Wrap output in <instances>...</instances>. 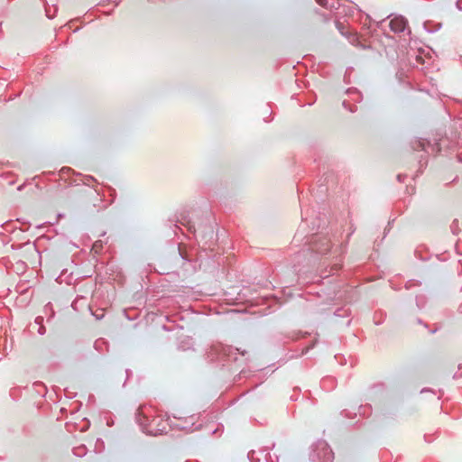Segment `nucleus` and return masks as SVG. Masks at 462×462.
Returning a JSON list of instances; mask_svg holds the SVG:
<instances>
[{"mask_svg": "<svg viewBox=\"0 0 462 462\" xmlns=\"http://www.w3.org/2000/svg\"><path fill=\"white\" fill-rule=\"evenodd\" d=\"M188 228L190 232L193 231V226H191L190 225H189Z\"/></svg>", "mask_w": 462, "mask_h": 462, "instance_id": "obj_19", "label": "nucleus"}, {"mask_svg": "<svg viewBox=\"0 0 462 462\" xmlns=\"http://www.w3.org/2000/svg\"><path fill=\"white\" fill-rule=\"evenodd\" d=\"M422 162V160L420 159V160L419 161V163L420 164V166H422V162Z\"/></svg>", "mask_w": 462, "mask_h": 462, "instance_id": "obj_20", "label": "nucleus"}, {"mask_svg": "<svg viewBox=\"0 0 462 462\" xmlns=\"http://www.w3.org/2000/svg\"><path fill=\"white\" fill-rule=\"evenodd\" d=\"M73 453L75 456L82 457L86 454V447L81 445L73 448Z\"/></svg>", "mask_w": 462, "mask_h": 462, "instance_id": "obj_8", "label": "nucleus"}, {"mask_svg": "<svg viewBox=\"0 0 462 462\" xmlns=\"http://www.w3.org/2000/svg\"><path fill=\"white\" fill-rule=\"evenodd\" d=\"M407 20L402 16L394 17L390 21L389 26L393 32H403L407 27Z\"/></svg>", "mask_w": 462, "mask_h": 462, "instance_id": "obj_5", "label": "nucleus"}, {"mask_svg": "<svg viewBox=\"0 0 462 462\" xmlns=\"http://www.w3.org/2000/svg\"><path fill=\"white\" fill-rule=\"evenodd\" d=\"M343 106L349 110L350 112H356V106H349V104L345 100L343 101Z\"/></svg>", "mask_w": 462, "mask_h": 462, "instance_id": "obj_11", "label": "nucleus"}, {"mask_svg": "<svg viewBox=\"0 0 462 462\" xmlns=\"http://www.w3.org/2000/svg\"><path fill=\"white\" fill-rule=\"evenodd\" d=\"M336 27H337V29L339 31V32H340L342 35L346 36V37H347V38L352 42L350 35H347V34L345 32V31H344V25H343V23H340L339 21H336Z\"/></svg>", "mask_w": 462, "mask_h": 462, "instance_id": "obj_9", "label": "nucleus"}, {"mask_svg": "<svg viewBox=\"0 0 462 462\" xmlns=\"http://www.w3.org/2000/svg\"><path fill=\"white\" fill-rule=\"evenodd\" d=\"M348 93H349V94H353V95H357V96H359V95H360V94H359V92H358L357 90H356V89H355V90H351V89H349V90H348Z\"/></svg>", "mask_w": 462, "mask_h": 462, "instance_id": "obj_14", "label": "nucleus"}, {"mask_svg": "<svg viewBox=\"0 0 462 462\" xmlns=\"http://www.w3.org/2000/svg\"><path fill=\"white\" fill-rule=\"evenodd\" d=\"M226 350H227V347L226 346H213L211 348V351H216V352H218V351H221L223 352L224 355H226Z\"/></svg>", "mask_w": 462, "mask_h": 462, "instance_id": "obj_10", "label": "nucleus"}, {"mask_svg": "<svg viewBox=\"0 0 462 462\" xmlns=\"http://www.w3.org/2000/svg\"><path fill=\"white\" fill-rule=\"evenodd\" d=\"M46 329L43 326H41L38 329L39 334L43 335L45 333Z\"/></svg>", "mask_w": 462, "mask_h": 462, "instance_id": "obj_12", "label": "nucleus"}, {"mask_svg": "<svg viewBox=\"0 0 462 462\" xmlns=\"http://www.w3.org/2000/svg\"><path fill=\"white\" fill-rule=\"evenodd\" d=\"M136 421L142 427L143 431L150 435H161L167 430V420L161 417H152L151 419L148 415L143 413L141 409L136 413Z\"/></svg>", "mask_w": 462, "mask_h": 462, "instance_id": "obj_1", "label": "nucleus"}, {"mask_svg": "<svg viewBox=\"0 0 462 462\" xmlns=\"http://www.w3.org/2000/svg\"><path fill=\"white\" fill-rule=\"evenodd\" d=\"M23 248H25V250L30 253V254H39V251L36 247V245L32 243H25L22 245Z\"/></svg>", "mask_w": 462, "mask_h": 462, "instance_id": "obj_6", "label": "nucleus"}, {"mask_svg": "<svg viewBox=\"0 0 462 462\" xmlns=\"http://www.w3.org/2000/svg\"><path fill=\"white\" fill-rule=\"evenodd\" d=\"M316 2H317L319 5H321V6L325 7V8H327V9H329V10H333V9L337 8V7L335 6V4L338 5L337 1H333V4H332L331 5H328V0H316Z\"/></svg>", "mask_w": 462, "mask_h": 462, "instance_id": "obj_7", "label": "nucleus"}, {"mask_svg": "<svg viewBox=\"0 0 462 462\" xmlns=\"http://www.w3.org/2000/svg\"><path fill=\"white\" fill-rule=\"evenodd\" d=\"M457 220L452 222L451 228L453 231H454V226L457 225Z\"/></svg>", "mask_w": 462, "mask_h": 462, "instance_id": "obj_18", "label": "nucleus"}, {"mask_svg": "<svg viewBox=\"0 0 462 462\" xmlns=\"http://www.w3.org/2000/svg\"><path fill=\"white\" fill-rule=\"evenodd\" d=\"M402 178H404V176H402V174H399V175L397 176V180H398L399 181H402Z\"/></svg>", "mask_w": 462, "mask_h": 462, "instance_id": "obj_15", "label": "nucleus"}, {"mask_svg": "<svg viewBox=\"0 0 462 462\" xmlns=\"http://www.w3.org/2000/svg\"><path fill=\"white\" fill-rule=\"evenodd\" d=\"M334 454L328 444L324 440L317 441L310 454L311 462H333Z\"/></svg>", "mask_w": 462, "mask_h": 462, "instance_id": "obj_2", "label": "nucleus"}, {"mask_svg": "<svg viewBox=\"0 0 462 462\" xmlns=\"http://www.w3.org/2000/svg\"><path fill=\"white\" fill-rule=\"evenodd\" d=\"M311 249L319 254H327L331 247V243L328 238H321L318 241L312 242Z\"/></svg>", "mask_w": 462, "mask_h": 462, "instance_id": "obj_4", "label": "nucleus"}, {"mask_svg": "<svg viewBox=\"0 0 462 462\" xmlns=\"http://www.w3.org/2000/svg\"><path fill=\"white\" fill-rule=\"evenodd\" d=\"M313 346L314 345H311V346H308L303 353H307L310 348L313 347Z\"/></svg>", "mask_w": 462, "mask_h": 462, "instance_id": "obj_17", "label": "nucleus"}, {"mask_svg": "<svg viewBox=\"0 0 462 462\" xmlns=\"http://www.w3.org/2000/svg\"><path fill=\"white\" fill-rule=\"evenodd\" d=\"M411 148L414 151H424L427 154L437 153L441 151V143H430L429 141L420 139L411 143Z\"/></svg>", "mask_w": 462, "mask_h": 462, "instance_id": "obj_3", "label": "nucleus"}, {"mask_svg": "<svg viewBox=\"0 0 462 462\" xmlns=\"http://www.w3.org/2000/svg\"><path fill=\"white\" fill-rule=\"evenodd\" d=\"M322 19L325 23L328 22L330 20V16L327 14H322Z\"/></svg>", "mask_w": 462, "mask_h": 462, "instance_id": "obj_13", "label": "nucleus"}, {"mask_svg": "<svg viewBox=\"0 0 462 462\" xmlns=\"http://www.w3.org/2000/svg\"><path fill=\"white\" fill-rule=\"evenodd\" d=\"M46 15H47L50 19L53 18V15L50 14V13H49V11H48L47 9H46Z\"/></svg>", "mask_w": 462, "mask_h": 462, "instance_id": "obj_16", "label": "nucleus"}]
</instances>
